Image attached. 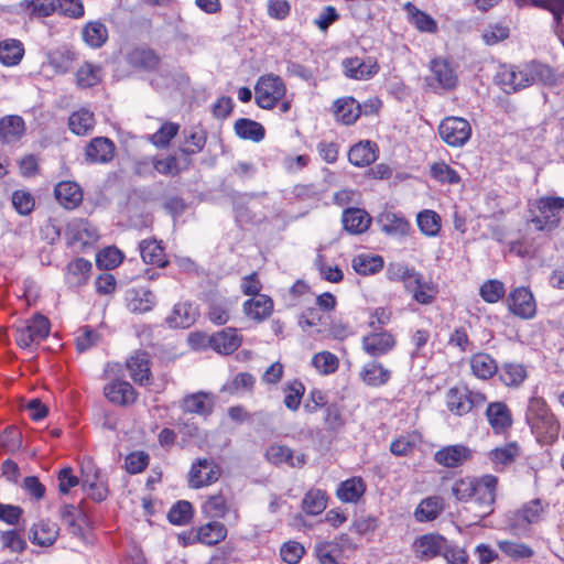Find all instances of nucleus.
<instances>
[{
    "instance_id": "1",
    "label": "nucleus",
    "mask_w": 564,
    "mask_h": 564,
    "mask_svg": "<svg viewBox=\"0 0 564 564\" xmlns=\"http://www.w3.org/2000/svg\"><path fill=\"white\" fill-rule=\"evenodd\" d=\"M495 79L506 94H514L533 84L553 85L555 75L549 65L532 61L522 67L503 65Z\"/></svg>"
},
{
    "instance_id": "2",
    "label": "nucleus",
    "mask_w": 564,
    "mask_h": 564,
    "mask_svg": "<svg viewBox=\"0 0 564 564\" xmlns=\"http://www.w3.org/2000/svg\"><path fill=\"white\" fill-rule=\"evenodd\" d=\"M498 479L494 475L480 478H462L452 487V494L458 501H471L474 511L480 518L492 512Z\"/></svg>"
},
{
    "instance_id": "3",
    "label": "nucleus",
    "mask_w": 564,
    "mask_h": 564,
    "mask_svg": "<svg viewBox=\"0 0 564 564\" xmlns=\"http://www.w3.org/2000/svg\"><path fill=\"white\" fill-rule=\"evenodd\" d=\"M256 104L262 109H272L286 93L282 78L274 74L261 76L256 86Z\"/></svg>"
},
{
    "instance_id": "4",
    "label": "nucleus",
    "mask_w": 564,
    "mask_h": 564,
    "mask_svg": "<svg viewBox=\"0 0 564 564\" xmlns=\"http://www.w3.org/2000/svg\"><path fill=\"white\" fill-rule=\"evenodd\" d=\"M539 215L532 218L538 230H552L560 225L561 212L564 210V198L545 196L536 202Z\"/></svg>"
},
{
    "instance_id": "5",
    "label": "nucleus",
    "mask_w": 564,
    "mask_h": 564,
    "mask_svg": "<svg viewBox=\"0 0 564 564\" xmlns=\"http://www.w3.org/2000/svg\"><path fill=\"white\" fill-rule=\"evenodd\" d=\"M50 321L42 314H35L23 325L15 327V343L21 348H28L34 343H40L50 334Z\"/></svg>"
},
{
    "instance_id": "6",
    "label": "nucleus",
    "mask_w": 564,
    "mask_h": 564,
    "mask_svg": "<svg viewBox=\"0 0 564 564\" xmlns=\"http://www.w3.org/2000/svg\"><path fill=\"white\" fill-rule=\"evenodd\" d=\"M441 139L449 147H463L471 135L469 122L460 117H447L438 127Z\"/></svg>"
},
{
    "instance_id": "7",
    "label": "nucleus",
    "mask_w": 564,
    "mask_h": 564,
    "mask_svg": "<svg viewBox=\"0 0 564 564\" xmlns=\"http://www.w3.org/2000/svg\"><path fill=\"white\" fill-rule=\"evenodd\" d=\"M194 338H199L202 343L207 341V346L221 355H230L241 345V337L238 335V330L232 327H226L210 336L205 334L189 336V340Z\"/></svg>"
},
{
    "instance_id": "8",
    "label": "nucleus",
    "mask_w": 564,
    "mask_h": 564,
    "mask_svg": "<svg viewBox=\"0 0 564 564\" xmlns=\"http://www.w3.org/2000/svg\"><path fill=\"white\" fill-rule=\"evenodd\" d=\"M219 476V467L212 459L198 458L189 470L188 484L197 489L217 481Z\"/></svg>"
},
{
    "instance_id": "9",
    "label": "nucleus",
    "mask_w": 564,
    "mask_h": 564,
    "mask_svg": "<svg viewBox=\"0 0 564 564\" xmlns=\"http://www.w3.org/2000/svg\"><path fill=\"white\" fill-rule=\"evenodd\" d=\"M447 540L437 533L421 535L414 541L413 547L417 558L427 561L442 555L446 550Z\"/></svg>"
},
{
    "instance_id": "10",
    "label": "nucleus",
    "mask_w": 564,
    "mask_h": 564,
    "mask_svg": "<svg viewBox=\"0 0 564 564\" xmlns=\"http://www.w3.org/2000/svg\"><path fill=\"white\" fill-rule=\"evenodd\" d=\"M510 311L522 318H532L535 315L536 305L531 291L527 288L514 289L508 297Z\"/></svg>"
},
{
    "instance_id": "11",
    "label": "nucleus",
    "mask_w": 564,
    "mask_h": 564,
    "mask_svg": "<svg viewBox=\"0 0 564 564\" xmlns=\"http://www.w3.org/2000/svg\"><path fill=\"white\" fill-rule=\"evenodd\" d=\"M473 457V451L465 445H448L434 454L435 462L447 468L462 466Z\"/></svg>"
},
{
    "instance_id": "12",
    "label": "nucleus",
    "mask_w": 564,
    "mask_h": 564,
    "mask_svg": "<svg viewBox=\"0 0 564 564\" xmlns=\"http://www.w3.org/2000/svg\"><path fill=\"white\" fill-rule=\"evenodd\" d=\"M115 143L106 137H96L85 149V160L88 163H108L115 156Z\"/></svg>"
},
{
    "instance_id": "13",
    "label": "nucleus",
    "mask_w": 564,
    "mask_h": 564,
    "mask_svg": "<svg viewBox=\"0 0 564 564\" xmlns=\"http://www.w3.org/2000/svg\"><path fill=\"white\" fill-rule=\"evenodd\" d=\"M395 346V339L388 332L371 333L362 338L364 350L372 356L380 357L388 354Z\"/></svg>"
},
{
    "instance_id": "14",
    "label": "nucleus",
    "mask_w": 564,
    "mask_h": 564,
    "mask_svg": "<svg viewBox=\"0 0 564 564\" xmlns=\"http://www.w3.org/2000/svg\"><path fill=\"white\" fill-rule=\"evenodd\" d=\"M127 62L130 66L144 70L153 72L158 69L160 56L154 50L145 46L134 47L127 54Z\"/></svg>"
},
{
    "instance_id": "15",
    "label": "nucleus",
    "mask_w": 564,
    "mask_h": 564,
    "mask_svg": "<svg viewBox=\"0 0 564 564\" xmlns=\"http://www.w3.org/2000/svg\"><path fill=\"white\" fill-rule=\"evenodd\" d=\"M431 76L427 78L431 86L436 82L437 86L445 89H453L457 84V76L445 59L435 58L430 65Z\"/></svg>"
},
{
    "instance_id": "16",
    "label": "nucleus",
    "mask_w": 564,
    "mask_h": 564,
    "mask_svg": "<svg viewBox=\"0 0 564 564\" xmlns=\"http://www.w3.org/2000/svg\"><path fill=\"white\" fill-rule=\"evenodd\" d=\"M106 398L119 405H129L135 402L138 393L127 381L116 380L108 383L105 389Z\"/></svg>"
},
{
    "instance_id": "17",
    "label": "nucleus",
    "mask_w": 564,
    "mask_h": 564,
    "mask_svg": "<svg viewBox=\"0 0 564 564\" xmlns=\"http://www.w3.org/2000/svg\"><path fill=\"white\" fill-rule=\"evenodd\" d=\"M181 409L184 413L208 416L214 409V402L209 394L203 391L186 394L181 401Z\"/></svg>"
},
{
    "instance_id": "18",
    "label": "nucleus",
    "mask_w": 564,
    "mask_h": 564,
    "mask_svg": "<svg viewBox=\"0 0 564 564\" xmlns=\"http://www.w3.org/2000/svg\"><path fill=\"white\" fill-rule=\"evenodd\" d=\"M532 432L542 444H553L558 438L560 423L553 413L530 424Z\"/></svg>"
},
{
    "instance_id": "19",
    "label": "nucleus",
    "mask_w": 564,
    "mask_h": 564,
    "mask_svg": "<svg viewBox=\"0 0 564 564\" xmlns=\"http://www.w3.org/2000/svg\"><path fill=\"white\" fill-rule=\"evenodd\" d=\"M345 75L354 79H367L377 74V62L368 58L361 59L359 57L346 58L343 62Z\"/></svg>"
},
{
    "instance_id": "20",
    "label": "nucleus",
    "mask_w": 564,
    "mask_h": 564,
    "mask_svg": "<svg viewBox=\"0 0 564 564\" xmlns=\"http://www.w3.org/2000/svg\"><path fill=\"white\" fill-rule=\"evenodd\" d=\"M131 379L141 384H149L151 381V371L149 366V356L145 351H137L127 360Z\"/></svg>"
},
{
    "instance_id": "21",
    "label": "nucleus",
    "mask_w": 564,
    "mask_h": 564,
    "mask_svg": "<svg viewBox=\"0 0 564 564\" xmlns=\"http://www.w3.org/2000/svg\"><path fill=\"white\" fill-rule=\"evenodd\" d=\"M57 202L66 209H74L83 200V192L78 184L70 181L59 182L54 189Z\"/></svg>"
},
{
    "instance_id": "22",
    "label": "nucleus",
    "mask_w": 564,
    "mask_h": 564,
    "mask_svg": "<svg viewBox=\"0 0 564 564\" xmlns=\"http://www.w3.org/2000/svg\"><path fill=\"white\" fill-rule=\"evenodd\" d=\"M341 221L345 230L359 235L368 230L371 224L370 215L361 208H347L343 213Z\"/></svg>"
},
{
    "instance_id": "23",
    "label": "nucleus",
    "mask_w": 564,
    "mask_h": 564,
    "mask_svg": "<svg viewBox=\"0 0 564 564\" xmlns=\"http://www.w3.org/2000/svg\"><path fill=\"white\" fill-rule=\"evenodd\" d=\"M486 416L496 433H502L512 425V416L502 402H492L487 406Z\"/></svg>"
},
{
    "instance_id": "24",
    "label": "nucleus",
    "mask_w": 564,
    "mask_h": 564,
    "mask_svg": "<svg viewBox=\"0 0 564 564\" xmlns=\"http://www.w3.org/2000/svg\"><path fill=\"white\" fill-rule=\"evenodd\" d=\"M126 300L127 307L132 313H147L155 305V295L148 289L129 290Z\"/></svg>"
},
{
    "instance_id": "25",
    "label": "nucleus",
    "mask_w": 564,
    "mask_h": 564,
    "mask_svg": "<svg viewBox=\"0 0 564 564\" xmlns=\"http://www.w3.org/2000/svg\"><path fill=\"white\" fill-rule=\"evenodd\" d=\"M197 317L196 308L189 303H177L165 322L171 328H188Z\"/></svg>"
},
{
    "instance_id": "26",
    "label": "nucleus",
    "mask_w": 564,
    "mask_h": 564,
    "mask_svg": "<svg viewBox=\"0 0 564 564\" xmlns=\"http://www.w3.org/2000/svg\"><path fill=\"white\" fill-rule=\"evenodd\" d=\"M377 144L371 141H360L348 152L349 162L358 167L368 166L377 160Z\"/></svg>"
},
{
    "instance_id": "27",
    "label": "nucleus",
    "mask_w": 564,
    "mask_h": 564,
    "mask_svg": "<svg viewBox=\"0 0 564 564\" xmlns=\"http://www.w3.org/2000/svg\"><path fill=\"white\" fill-rule=\"evenodd\" d=\"M378 224L381 230L390 236H405L410 230V223L403 216L392 212L381 213Z\"/></svg>"
},
{
    "instance_id": "28",
    "label": "nucleus",
    "mask_w": 564,
    "mask_h": 564,
    "mask_svg": "<svg viewBox=\"0 0 564 564\" xmlns=\"http://www.w3.org/2000/svg\"><path fill=\"white\" fill-rule=\"evenodd\" d=\"M273 310V301L268 295H258L243 304L245 314L257 322L268 318Z\"/></svg>"
},
{
    "instance_id": "29",
    "label": "nucleus",
    "mask_w": 564,
    "mask_h": 564,
    "mask_svg": "<svg viewBox=\"0 0 564 564\" xmlns=\"http://www.w3.org/2000/svg\"><path fill=\"white\" fill-rule=\"evenodd\" d=\"M227 536L226 527L218 521H212L204 525H202L195 536L193 538V542H200L206 545H216Z\"/></svg>"
},
{
    "instance_id": "30",
    "label": "nucleus",
    "mask_w": 564,
    "mask_h": 564,
    "mask_svg": "<svg viewBox=\"0 0 564 564\" xmlns=\"http://www.w3.org/2000/svg\"><path fill=\"white\" fill-rule=\"evenodd\" d=\"M336 118L344 124H352L360 117L361 106L352 97H344L334 102Z\"/></svg>"
},
{
    "instance_id": "31",
    "label": "nucleus",
    "mask_w": 564,
    "mask_h": 564,
    "mask_svg": "<svg viewBox=\"0 0 564 564\" xmlns=\"http://www.w3.org/2000/svg\"><path fill=\"white\" fill-rule=\"evenodd\" d=\"M390 377L391 371L378 361L367 362L360 371L361 380L369 387L383 386L389 381Z\"/></svg>"
},
{
    "instance_id": "32",
    "label": "nucleus",
    "mask_w": 564,
    "mask_h": 564,
    "mask_svg": "<svg viewBox=\"0 0 564 564\" xmlns=\"http://www.w3.org/2000/svg\"><path fill=\"white\" fill-rule=\"evenodd\" d=\"M75 59V52L66 46L58 47L47 54L48 64L56 74L68 73Z\"/></svg>"
},
{
    "instance_id": "33",
    "label": "nucleus",
    "mask_w": 564,
    "mask_h": 564,
    "mask_svg": "<svg viewBox=\"0 0 564 564\" xmlns=\"http://www.w3.org/2000/svg\"><path fill=\"white\" fill-rule=\"evenodd\" d=\"M24 133V120L20 116H7L0 120V140L12 143Z\"/></svg>"
},
{
    "instance_id": "34",
    "label": "nucleus",
    "mask_w": 564,
    "mask_h": 564,
    "mask_svg": "<svg viewBox=\"0 0 564 564\" xmlns=\"http://www.w3.org/2000/svg\"><path fill=\"white\" fill-rule=\"evenodd\" d=\"M234 129L240 139L253 142L262 141L265 135V129L261 123L247 118L236 120Z\"/></svg>"
},
{
    "instance_id": "35",
    "label": "nucleus",
    "mask_w": 564,
    "mask_h": 564,
    "mask_svg": "<svg viewBox=\"0 0 564 564\" xmlns=\"http://www.w3.org/2000/svg\"><path fill=\"white\" fill-rule=\"evenodd\" d=\"M265 458L274 464H288L291 467H300L305 464L304 455L297 457V462L295 463L293 459V451L284 445H271L268 447L264 454Z\"/></svg>"
},
{
    "instance_id": "36",
    "label": "nucleus",
    "mask_w": 564,
    "mask_h": 564,
    "mask_svg": "<svg viewBox=\"0 0 564 564\" xmlns=\"http://www.w3.org/2000/svg\"><path fill=\"white\" fill-rule=\"evenodd\" d=\"M68 127L77 135L88 134L95 127L94 113L86 108L74 111L68 118Z\"/></svg>"
},
{
    "instance_id": "37",
    "label": "nucleus",
    "mask_w": 564,
    "mask_h": 564,
    "mask_svg": "<svg viewBox=\"0 0 564 564\" xmlns=\"http://www.w3.org/2000/svg\"><path fill=\"white\" fill-rule=\"evenodd\" d=\"M142 260L145 263L164 268L167 264L164 248L156 240H142L139 245Z\"/></svg>"
},
{
    "instance_id": "38",
    "label": "nucleus",
    "mask_w": 564,
    "mask_h": 564,
    "mask_svg": "<svg viewBox=\"0 0 564 564\" xmlns=\"http://www.w3.org/2000/svg\"><path fill=\"white\" fill-rule=\"evenodd\" d=\"M83 40L93 48L101 47L108 40V30L99 21L88 22L82 31Z\"/></svg>"
},
{
    "instance_id": "39",
    "label": "nucleus",
    "mask_w": 564,
    "mask_h": 564,
    "mask_svg": "<svg viewBox=\"0 0 564 564\" xmlns=\"http://www.w3.org/2000/svg\"><path fill=\"white\" fill-rule=\"evenodd\" d=\"M33 543L41 546L52 545L58 535V527L51 521H41L31 529Z\"/></svg>"
},
{
    "instance_id": "40",
    "label": "nucleus",
    "mask_w": 564,
    "mask_h": 564,
    "mask_svg": "<svg viewBox=\"0 0 564 564\" xmlns=\"http://www.w3.org/2000/svg\"><path fill=\"white\" fill-rule=\"evenodd\" d=\"M69 230L72 232V240L78 241L83 246L94 243L99 237L96 228L84 219H76L70 223Z\"/></svg>"
},
{
    "instance_id": "41",
    "label": "nucleus",
    "mask_w": 564,
    "mask_h": 564,
    "mask_svg": "<svg viewBox=\"0 0 564 564\" xmlns=\"http://www.w3.org/2000/svg\"><path fill=\"white\" fill-rule=\"evenodd\" d=\"M473 373L480 379L491 378L498 370L496 360L488 354L479 352L471 357Z\"/></svg>"
},
{
    "instance_id": "42",
    "label": "nucleus",
    "mask_w": 564,
    "mask_h": 564,
    "mask_svg": "<svg viewBox=\"0 0 564 564\" xmlns=\"http://www.w3.org/2000/svg\"><path fill=\"white\" fill-rule=\"evenodd\" d=\"M366 485L361 478H350L343 481L337 489V497L344 502H357L365 494Z\"/></svg>"
},
{
    "instance_id": "43",
    "label": "nucleus",
    "mask_w": 564,
    "mask_h": 564,
    "mask_svg": "<svg viewBox=\"0 0 564 564\" xmlns=\"http://www.w3.org/2000/svg\"><path fill=\"white\" fill-rule=\"evenodd\" d=\"M447 406L457 415L468 413L473 409V401L468 400V390L452 388L447 393Z\"/></svg>"
},
{
    "instance_id": "44",
    "label": "nucleus",
    "mask_w": 564,
    "mask_h": 564,
    "mask_svg": "<svg viewBox=\"0 0 564 564\" xmlns=\"http://www.w3.org/2000/svg\"><path fill=\"white\" fill-rule=\"evenodd\" d=\"M24 54L22 43L18 40H4L0 42V62L6 66L20 63Z\"/></svg>"
},
{
    "instance_id": "45",
    "label": "nucleus",
    "mask_w": 564,
    "mask_h": 564,
    "mask_svg": "<svg viewBox=\"0 0 564 564\" xmlns=\"http://www.w3.org/2000/svg\"><path fill=\"white\" fill-rule=\"evenodd\" d=\"M383 259L380 256L359 254L352 259V269L360 275L375 274L382 270Z\"/></svg>"
},
{
    "instance_id": "46",
    "label": "nucleus",
    "mask_w": 564,
    "mask_h": 564,
    "mask_svg": "<svg viewBox=\"0 0 564 564\" xmlns=\"http://www.w3.org/2000/svg\"><path fill=\"white\" fill-rule=\"evenodd\" d=\"M443 510L442 499L438 497H430L423 499L417 506L414 516L420 522H427L436 519Z\"/></svg>"
},
{
    "instance_id": "47",
    "label": "nucleus",
    "mask_w": 564,
    "mask_h": 564,
    "mask_svg": "<svg viewBox=\"0 0 564 564\" xmlns=\"http://www.w3.org/2000/svg\"><path fill=\"white\" fill-rule=\"evenodd\" d=\"M416 223L421 232L429 237L437 236L441 230V217L434 210L425 209L420 212Z\"/></svg>"
},
{
    "instance_id": "48",
    "label": "nucleus",
    "mask_w": 564,
    "mask_h": 564,
    "mask_svg": "<svg viewBox=\"0 0 564 564\" xmlns=\"http://www.w3.org/2000/svg\"><path fill=\"white\" fill-rule=\"evenodd\" d=\"M327 506V497L324 491L319 489L310 490L302 502L303 510L311 516L322 513Z\"/></svg>"
},
{
    "instance_id": "49",
    "label": "nucleus",
    "mask_w": 564,
    "mask_h": 564,
    "mask_svg": "<svg viewBox=\"0 0 564 564\" xmlns=\"http://www.w3.org/2000/svg\"><path fill=\"white\" fill-rule=\"evenodd\" d=\"M101 68L86 62L76 72V83L80 88H90L100 82Z\"/></svg>"
},
{
    "instance_id": "50",
    "label": "nucleus",
    "mask_w": 564,
    "mask_h": 564,
    "mask_svg": "<svg viewBox=\"0 0 564 564\" xmlns=\"http://www.w3.org/2000/svg\"><path fill=\"white\" fill-rule=\"evenodd\" d=\"M299 325L303 330H305L306 327H319L316 332L323 333L327 325V317L321 314L317 307H308L300 315Z\"/></svg>"
},
{
    "instance_id": "51",
    "label": "nucleus",
    "mask_w": 564,
    "mask_h": 564,
    "mask_svg": "<svg viewBox=\"0 0 564 564\" xmlns=\"http://www.w3.org/2000/svg\"><path fill=\"white\" fill-rule=\"evenodd\" d=\"M519 446L516 442H512L503 447L492 449L489 453V457L496 466L505 467L514 462L519 456Z\"/></svg>"
},
{
    "instance_id": "52",
    "label": "nucleus",
    "mask_w": 564,
    "mask_h": 564,
    "mask_svg": "<svg viewBox=\"0 0 564 564\" xmlns=\"http://www.w3.org/2000/svg\"><path fill=\"white\" fill-rule=\"evenodd\" d=\"M193 517L192 503L186 500H180L172 506L167 513V519L172 524L185 525L189 523Z\"/></svg>"
},
{
    "instance_id": "53",
    "label": "nucleus",
    "mask_w": 564,
    "mask_h": 564,
    "mask_svg": "<svg viewBox=\"0 0 564 564\" xmlns=\"http://www.w3.org/2000/svg\"><path fill=\"white\" fill-rule=\"evenodd\" d=\"M189 163L188 159H184V164L181 165L176 156L170 155L165 159L154 160L153 166L160 174L175 176L186 170Z\"/></svg>"
},
{
    "instance_id": "54",
    "label": "nucleus",
    "mask_w": 564,
    "mask_h": 564,
    "mask_svg": "<svg viewBox=\"0 0 564 564\" xmlns=\"http://www.w3.org/2000/svg\"><path fill=\"white\" fill-rule=\"evenodd\" d=\"M431 176L441 183L458 184L460 182L459 174L445 162H435L431 165Z\"/></svg>"
},
{
    "instance_id": "55",
    "label": "nucleus",
    "mask_w": 564,
    "mask_h": 564,
    "mask_svg": "<svg viewBox=\"0 0 564 564\" xmlns=\"http://www.w3.org/2000/svg\"><path fill=\"white\" fill-rule=\"evenodd\" d=\"M387 274L391 281H402L406 283L413 280L417 286H421L422 275L413 268L403 264L390 265L387 270Z\"/></svg>"
},
{
    "instance_id": "56",
    "label": "nucleus",
    "mask_w": 564,
    "mask_h": 564,
    "mask_svg": "<svg viewBox=\"0 0 564 564\" xmlns=\"http://www.w3.org/2000/svg\"><path fill=\"white\" fill-rule=\"evenodd\" d=\"M312 365L322 375H329L337 370L339 361L334 354L329 351H321L313 356Z\"/></svg>"
},
{
    "instance_id": "57",
    "label": "nucleus",
    "mask_w": 564,
    "mask_h": 564,
    "mask_svg": "<svg viewBox=\"0 0 564 564\" xmlns=\"http://www.w3.org/2000/svg\"><path fill=\"white\" fill-rule=\"evenodd\" d=\"M315 554L319 564H340L337 560L340 555V549L336 543L321 542L316 544Z\"/></svg>"
},
{
    "instance_id": "58",
    "label": "nucleus",
    "mask_w": 564,
    "mask_h": 564,
    "mask_svg": "<svg viewBox=\"0 0 564 564\" xmlns=\"http://www.w3.org/2000/svg\"><path fill=\"white\" fill-rule=\"evenodd\" d=\"M525 377V368L520 364H506L500 371V379L506 386H518Z\"/></svg>"
},
{
    "instance_id": "59",
    "label": "nucleus",
    "mask_w": 564,
    "mask_h": 564,
    "mask_svg": "<svg viewBox=\"0 0 564 564\" xmlns=\"http://www.w3.org/2000/svg\"><path fill=\"white\" fill-rule=\"evenodd\" d=\"M285 391L284 405L291 411H296L305 392L304 384L299 380H294L286 386Z\"/></svg>"
},
{
    "instance_id": "60",
    "label": "nucleus",
    "mask_w": 564,
    "mask_h": 564,
    "mask_svg": "<svg viewBox=\"0 0 564 564\" xmlns=\"http://www.w3.org/2000/svg\"><path fill=\"white\" fill-rule=\"evenodd\" d=\"M549 414H551V411L543 398L532 397L529 400L528 409L525 412V420L529 425L533 423V421L541 420Z\"/></svg>"
},
{
    "instance_id": "61",
    "label": "nucleus",
    "mask_w": 564,
    "mask_h": 564,
    "mask_svg": "<svg viewBox=\"0 0 564 564\" xmlns=\"http://www.w3.org/2000/svg\"><path fill=\"white\" fill-rule=\"evenodd\" d=\"M505 293V285L499 280H488L480 286V296L487 303L498 302Z\"/></svg>"
},
{
    "instance_id": "62",
    "label": "nucleus",
    "mask_w": 564,
    "mask_h": 564,
    "mask_svg": "<svg viewBox=\"0 0 564 564\" xmlns=\"http://www.w3.org/2000/svg\"><path fill=\"white\" fill-rule=\"evenodd\" d=\"M180 126L174 122H165L161 128L151 137V141L159 148H165L170 141L177 134Z\"/></svg>"
},
{
    "instance_id": "63",
    "label": "nucleus",
    "mask_w": 564,
    "mask_h": 564,
    "mask_svg": "<svg viewBox=\"0 0 564 564\" xmlns=\"http://www.w3.org/2000/svg\"><path fill=\"white\" fill-rule=\"evenodd\" d=\"M22 445V434L15 426H8L0 435V446L7 452H15Z\"/></svg>"
},
{
    "instance_id": "64",
    "label": "nucleus",
    "mask_w": 564,
    "mask_h": 564,
    "mask_svg": "<svg viewBox=\"0 0 564 564\" xmlns=\"http://www.w3.org/2000/svg\"><path fill=\"white\" fill-rule=\"evenodd\" d=\"M305 550L303 545L295 541L284 543L280 549L281 558L288 564H297L303 557Z\"/></svg>"
}]
</instances>
